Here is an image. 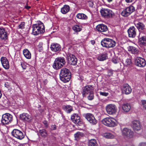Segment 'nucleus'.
Here are the masks:
<instances>
[{
  "label": "nucleus",
  "instance_id": "obj_59",
  "mask_svg": "<svg viewBox=\"0 0 146 146\" xmlns=\"http://www.w3.org/2000/svg\"><path fill=\"white\" fill-rule=\"evenodd\" d=\"M1 69L0 68V73H1Z\"/></svg>",
  "mask_w": 146,
  "mask_h": 146
},
{
  "label": "nucleus",
  "instance_id": "obj_50",
  "mask_svg": "<svg viewBox=\"0 0 146 146\" xmlns=\"http://www.w3.org/2000/svg\"><path fill=\"white\" fill-rule=\"evenodd\" d=\"M21 66L23 69H25L26 68V66L24 63H21Z\"/></svg>",
  "mask_w": 146,
  "mask_h": 146
},
{
  "label": "nucleus",
  "instance_id": "obj_3",
  "mask_svg": "<svg viewBox=\"0 0 146 146\" xmlns=\"http://www.w3.org/2000/svg\"><path fill=\"white\" fill-rule=\"evenodd\" d=\"M101 43L103 47L108 48L114 47L116 44L115 41L109 38H106L102 40Z\"/></svg>",
  "mask_w": 146,
  "mask_h": 146
},
{
  "label": "nucleus",
  "instance_id": "obj_53",
  "mask_svg": "<svg viewBox=\"0 0 146 146\" xmlns=\"http://www.w3.org/2000/svg\"><path fill=\"white\" fill-rule=\"evenodd\" d=\"M134 0H125V1L127 3H130L132 2Z\"/></svg>",
  "mask_w": 146,
  "mask_h": 146
},
{
  "label": "nucleus",
  "instance_id": "obj_23",
  "mask_svg": "<svg viewBox=\"0 0 146 146\" xmlns=\"http://www.w3.org/2000/svg\"><path fill=\"white\" fill-rule=\"evenodd\" d=\"M123 90L126 94H130L132 90L130 87L127 84H124L123 85Z\"/></svg>",
  "mask_w": 146,
  "mask_h": 146
},
{
  "label": "nucleus",
  "instance_id": "obj_7",
  "mask_svg": "<svg viewBox=\"0 0 146 146\" xmlns=\"http://www.w3.org/2000/svg\"><path fill=\"white\" fill-rule=\"evenodd\" d=\"M12 135L17 139L21 140L25 137V134L20 130L17 129H14L11 132Z\"/></svg>",
  "mask_w": 146,
  "mask_h": 146
},
{
  "label": "nucleus",
  "instance_id": "obj_5",
  "mask_svg": "<svg viewBox=\"0 0 146 146\" xmlns=\"http://www.w3.org/2000/svg\"><path fill=\"white\" fill-rule=\"evenodd\" d=\"M102 123L105 125L109 127H113L116 125L115 120L113 118H105L102 121Z\"/></svg>",
  "mask_w": 146,
  "mask_h": 146
},
{
  "label": "nucleus",
  "instance_id": "obj_10",
  "mask_svg": "<svg viewBox=\"0 0 146 146\" xmlns=\"http://www.w3.org/2000/svg\"><path fill=\"white\" fill-rule=\"evenodd\" d=\"M122 135L128 139L133 137V132L131 129L127 128H124L122 131Z\"/></svg>",
  "mask_w": 146,
  "mask_h": 146
},
{
  "label": "nucleus",
  "instance_id": "obj_46",
  "mask_svg": "<svg viewBox=\"0 0 146 146\" xmlns=\"http://www.w3.org/2000/svg\"><path fill=\"white\" fill-rule=\"evenodd\" d=\"M108 73L109 76H111L113 74V71L112 70H109L108 71Z\"/></svg>",
  "mask_w": 146,
  "mask_h": 146
},
{
  "label": "nucleus",
  "instance_id": "obj_36",
  "mask_svg": "<svg viewBox=\"0 0 146 146\" xmlns=\"http://www.w3.org/2000/svg\"><path fill=\"white\" fill-rule=\"evenodd\" d=\"M126 9H127V11L130 14L135 11V7L132 5H130L129 7H127Z\"/></svg>",
  "mask_w": 146,
  "mask_h": 146
},
{
  "label": "nucleus",
  "instance_id": "obj_28",
  "mask_svg": "<svg viewBox=\"0 0 146 146\" xmlns=\"http://www.w3.org/2000/svg\"><path fill=\"white\" fill-rule=\"evenodd\" d=\"M63 110L68 113H70L72 110V107L70 105H64L62 107Z\"/></svg>",
  "mask_w": 146,
  "mask_h": 146
},
{
  "label": "nucleus",
  "instance_id": "obj_9",
  "mask_svg": "<svg viewBox=\"0 0 146 146\" xmlns=\"http://www.w3.org/2000/svg\"><path fill=\"white\" fill-rule=\"evenodd\" d=\"M66 58L70 64L75 65L77 63V60L76 56L71 53L67 54Z\"/></svg>",
  "mask_w": 146,
  "mask_h": 146
},
{
  "label": "nucleus",
  "instance_id": "obj_15",
  "mask_svg": "<svg viewBox=\"0 0 146 146\" xmlns=\"http://www.w3.org/2000/svg\"><path fill=\"white\" fill-rule=\"evenodd\" d=\"M93 92V88L92 85L86 86L83 88L82 93V95L83 97L85 96L86 95Z\"/></svg>",
  "mask_w": 146,
  "mask_h": 146
},
{
  "label": "nucleus",
  "instance_id": "obj_39",
  "mask_svg": "<svg viewBox=\"0 0 146 146\" xmlns=\"http://www.w3.org/2000/svg\"><path fill=\"white\" fill-rule=\"evenodd\" d=\"M125 64L127 67L131 66L132 65V62L131 59H127L125 63Z\"/></svg>",
  "mask_w": 146,
  "mask_h": 146
},
{
  "label": "nucleus",
  "instance_id": "obj_33",
  "mask_svg": "<svg viewBox=\"0 0 146 146\" xmlns=\"http://www.w3.org/2000/svg\"><path fill=\"white\" fill-rule=\"evenodd\" d=\"M72 29L75 32H78L82 30V27L80 25H75L73 26Z\"/></svg>",
  "mask_w": 146,
  "mask_h": 146
},
{
  "label": "nucleus",
  "instance_id": "obj_14",
  "mask_svg": "<svg viewBox=\"0 0 146 146\" xmlns=\"http://www.w3.org/2000/svg\"><path fill=\"white\" fill-rule=\"evenodd\" d=\"M85 118L90 123L95 124L97 123V120L95 119L93 115L90 113H87L85 115Z\"/></svg>",
  "mask_w": 146,
  "mask_h": 146
},
{
  "label": "nucleus",
  "instance_id": "obj_37",
  "mask_svg": "<svg viewBox=\"0 0 146 146\" xmlns=\"http://www.w3.org/2000/svg\"><path fill=\"white\" fill-rule=\"evenodd\" d=\"M121 14L124 17H127L130 15L126 8L123 10L121 13Z\"/></svg>",
  "mask_w": 146,
  "mask_h": 146
},
{
  "label": "nucleus",
  "instance_id": "obj_17",
  "mask_svg": "<svg viewBox=\"0 0 146 146\" xmlns=\"http://www.w3.org/2000/svg\"><path fill=\"white\" fill-rule=\"evenodd\" d=\"M127 32L128 36L130 38H134L136 36V29L133 26L130 27L127 30Z\"/></svg>",
  "mask_w": 146,
  "mask_h": 146
},
{
  "label": "nucleus",
  "instance_id": "obj_40",
  "mask_svg": "<svg viewBox=\"0 0 146 146\" xmlns=\"http://www.w3.org/2000/svg\"><path fill=\"white\" fill-rule=\"evenodd\" d=\"M104 136L107 138H113L114 137V135L110 133H107L104 134Z\"/></svg>",
  "mask_w": 146,
  "mask_h": 146
},
{
  "label": "nucleus",
  "instance_id": "obj_44",
  "mask_svg": "<svg viewBox=\"0 0 146 146\" xmlns=\"http://www.w3.org/2000/svg\"><path fill=\"white\" fill-rule=\"evenodd\" d=\"M56 126L55 125H52L51 126L50 129L51 130H56Z\"/></svg>",
  "mask_w": 146,
  "mask_h": 146
},
{
  "label": "nucleus",
  "instance_id": "obj_32",
  "mask_svg": "<svg viewBox=\"0 0 146 146\" xmlns=\"http://www.w3.org/2000/svg\"><path fill=\"white\" fill-rule=\"evenodd\" d=\"M83 135L84 134L83 133L80 132H77L74 135L75 140L78 141Z\"/></svg>",
  "mask_w": 146,
  "mask_h": 146
},
{
  "label": "nucleus",
  "instance_id": "obj_18",
  "mask_svg": "<svg viewBox=\"0 0 146 146\" xmlns=\"http://www.w3.org/2000/svg\"><path fill=\"white\" fill-rule=\"evenodd\" d=\"M7 32L4 28H0V38L2 40H6L7 39Z\"/></svg>",
  "mask_w": 146,
  "mask_h": 146
},
{
  "label": "nucleus",
  "instance_id": "obj_29",
  "mask_svg": "<svg viewBox=\"0 0 146 146\" xmlns=\"http://www.w3.org/2000/svg\"><path fill=\"white\" fill-rule=\"evenodd\" d=\"M69 10V6L67 5H64L63 7L61 8V11L63 14H65L68 12Z\"/></svg>",
  "mask_w": 146,
  "mask_h": 146
},
{
  "label": "nucleus",
  "instance_id": "obj_2",
  "mask_svg": "<svg viewBox=\"0 0 146 146\" xmlns=\"http://www.w3.org/2000/svg\"><path fill=\"white\" fill-rule=\"evenodd\" d=\"M60 80L64 82L69 81L71 78L70 72L69 70L66 68H63L60 70Z\"/></svg>",
  "mask_w": 146,
  "mask_h": 146
},
{
  "label": "nucleus",
  "instance_id": "obj_48",
  "mask_svg": "<svg viewBox=\"0 0 146 146\" xmlns=\"http://www.w3.org/2000/svg\"><path fill=\"white\" fill-rule=\"evenodd\" d=\"M139 146H146V143L145 142H141L140 143Z\"/></svg>",
  "mask_w": 146,
  "mask_h": 146
},
{
  "label": "nucleus",
  "instance_id": "obj_55",
  "mask_svg": "<svg viewBox=\"0 0 146 146\" xmlns=\"http://www.w3.org/2000/svg\"><path fill=\"white\" fill-rule=\"evenodd\" d=\"M92 44L94 45L95 43V41L94 40H92L91 41Z\"/></svg>",
  "mask_w": 146,
  "mask_h": 146
},
{
  "label": "nucleus",
  "instance_id": "obj_24",
  "mask_svg": "<svg viewBox=\"0 0 146 146\" xmlns=\"http://www.w3.org/2000/svg\"><path fill=\"white\" fill-rule=\"evenodd\" d=\"M50 48L52 51L55 52L59 51L61 50L60 45L57 43L53 44H51Z\"/></svg>",
  "mask_w": 146,
  "mask_h": 146
},
{
  "label": "nucleus",
  "instance_id": "obj_45",
  "mask_svg": "<svg viewBox=\"0 0 146 146\" xmlns=\"http://www.w3.org/2000/svg\"><path fill=\"white\" fill-rule=\"evenodd\" d=\"M100 95L105 96H107L108 94V93L105 92H100Z\"/></svg>",
  "mask_w": 146,
  "mask_h": 146
},
{
  "label": "nucleus",
  "instance_id": "obj_42",
  "mask_svg": "<svg viewBox=\"0 0 146 146\" xmlns=\"http://www.w3.org/2000/svg\"><path fill=\"white\" fill-rule=\"evenodd\" d=\"M142 105L144 108L146 109V100H143L141 101Z\"/></svg>",
  "mask_w": 146,
  "mask_h": 146
},
{
  "label": "nucleus",
  "instance_id": "obj_6",
  "mask_svg": "<svg viewBox=\"0 0 146 146\" xmlns=\"http://www.w3.org/2000/svg\"><path fill=\"white\" fill-rule=\"evenodd\" d=\"M13 119L12 115L9 113H6L3 115L1 122L3 125H6L11 123Z\"/></svg>",
  "mask_w": 146,
  "mask_h": 146
},
{
  "label": "nucleus",
  "instance_id": "obj_20",
  "mask_svg": "<svg viewBox=\"0 0 146 146\" xmlns=\"http://www.w3.org/2000/svg\"><path fill=\"white\" fill-rule=\"evenodd\" d=\"M132 127L135 131H138L141 129L140 122L139 121H134L133 122Z\"/></svg>",
  "mask_w": 146,
  "mask_h": 146
},
{
  "label": "nucleus",
  "instance_id": "obj_30",
  "mask_svg": "<svg viewBox=\"0 0 146 146\" xmlns=\"http://www.w3.org/2000/svg\"><path fill=\"white\" fill-rule=\"evenodd\" d=\"M135 24L139 30H143L145 28L144 25L140 22H135Z\"/></svg>",
  "mask_w": 146,
  "mask_h": 146
},
{
  "label": "nucleus",
  "instance_id": "obj_52",
  "mask_svg": "<svg viewBox=\"0 0 146 146\" xmlns=\"http://www.w3.org/2000/svg\"><path fill=\"white\" fill-rule=\"evenodd\" d=\"M48 80L46 79H45L43 81V82L44 85H46L48 83Z\"/></svg>",
  "mask_w": 146,
  "mask_h": 146
},
{
  "label": "nucleus",
  "instance_id": "obj_56",
  "mask_svg": "<svg viewBox=\"0 0 146 146\" xmlns=\"http://www.w3.org/2000/svg\"><path fill=\"white\" fill-rule=\"evenodd\" d=\"M109 2H110L111 1H112L113 0H107Z\"/></svg>",
  "mask_w": 146,
  "mask_h": 146
},
{
  "label": "nucleus",
  "instance_id": "obj_1",
  "mask_svg": "<svg viewBox=\"0 0 146 146\" xmlns=\"http://www.w3.org/2000/svg\"><path fill=\"white\" fill-rule=\"evenodd\" d=\"M33 34L35 35H37L43 33L45 31L44 26L43 23L40 21L32 25Z\"/></svg>",
  "mask_w": 146,
  "mask_h": 146
},
{
  "label": "nucleus",
  "instance_id": "obj_58",
  "mask_svg": "<svg viewBox=\"0 0 146 146\" xmlns=\"http://www.w3.org/2000/svg\"><path fill=\"white\" fill-rule=\"evenodd\" d=\"M19 146H25L23 145H20Z\"/></svg>",
  "mask_w": 146,
  "mask_h": 146
},
{
  "label": "nucleus",
  "instance_id": "obj_11",
  "mask_svg": "<svg viewBox=\"0 0 146 146\" xmlns=\"http://www.w3.org/2000/svg\"><path fill=\"white\" fill-rule=\"evenodd\" d=\"M106 110L108 114L112 115L116 113L117 110V108L114 104H110L107 106Z\"/></svg>",
  "mask_w": 146,
  "mask_h": 146
},
{
  "label": "nucleus",
  "instance_id": "obj_12",
  "mask_svg": "<svg viewBox=\"0 0 146 146\" xmlns=\"http://www.w3.org/2000/svg\"><path fill=\"white\" fill-rule=\"evenodd\" d=\"M135 63L137 66L141 67L145 66L146 64L145 60L139 57H137L135 58Z\"/></svg>",
  "mask_w": 146,
  "mask_h": 146
},
{
  "label": "nucleus",
  "instance_id": "obj_19",
  "mask_svg": "<svg viewBox=\"0 0 146 146\" xmlns=\"http://www.w3.org/2000/svg\"><path fill=\"white\" fill-rule=\"evenodd\" d=\"M96 29L101 32H104L108 31V28L107 26L103 24L98 25L96 27Z\"/></svg>",
  "mask_w": 146,
  "mask_h": 146
},
{
  "label": "nucleus",
  "instance_id": "obj_60",
  "mask_svg": "<svg viewBox=\"0 0 146 146\" xmlns=\"http://www.w3.org/2000/svg\"><path fill=\"white\" fill-rule=\"evenodd\" d=\"M128 146H134L133 145H129Z\"/></svg>",
  "mask_w": 146,
  "mask_h": 146
},
{
  "label": "nucleus",
  "instance_id": "obj_43",
  "mask_svg": "<svg viewBox=\"0 0 146 146\" xmlns=\"http://www.w3.org/2000/svg\"><path fill=\"white\" fill-rule=\"evenodd\" d=\"M25 26V23H22L19 25L18 26L19 28L20 29H23L24 28Z\"/></svg>",
  "mask_w": 146,
  "mask_h": 146
},
{
  "label": "nucleus",
  "instance_id": "obj_8",
  "mask_svg": "<svg viewBox=\"0 0 146 146\" xmlns=\"http://www.w3.org/2000/svg\"><path fill=\"white\" fill-rule=\"evenodd\" d=\"M102 16L105 18H109L111 17L113 12L111 10L108 9L102 8L100 10Z\"/></svg>",
  "mask_w": 146,
  "mask_h": 146
},
{
  "label": "nucleus",
  "instance_id": "obj_25",
  "mask_svg": "<svg viewBox=\"0 0 146 146\" xmlns=\"http://www.w3.org/2000/svg\"><path fill=\"white\" fill-rule=\"evenodd\" d=\"M128 50L133 54H139V51L137 48L133 46H129L128 48Z\"/></svg>",
  "mask_w": 146,
  "mask_h": 146
},
{
  "label": "nucleus",
  "instance_id": "obj_41",
  "mask_svg": "<svg viewBox=\"0 0 146 146\" xmlns=\"http://www.w3.org/2000/svg\"><path fill=\"white\" fill-rule=\"evenodd\" d=\"M89 95L88 96V98L89 100H92L94 98L93 92L89 93Z\"/></svg>",
  "mask_w": 146,
  "mask_h": 146
},
{
  "label": "nucleus",
  "instance_id": "obj_54",
  "mask_svg": "<svg viewBox=\"0 0 146 146\" xmlns=\"http://www.w3.org/2000/svg\"><path fill=\"white\" fill-rule=\"evenodd\" d=\"M25 7L26 9H29L31 7L30 6H26Z\"/></svg>",
  "mask_w": 146,
  "mask_h": 146
},
{
  "label": "nucleus",
  "instance_id": "obj_27",
  "mask_svg": "<svg viewBox=\"0 0 146 146\" xmlns=\"http://www.w3.org/2000/svg\"><path fill=\"white\" fill-rule=\"evenodd\" d=\"M25 57L27 59H30L31 58V55L30 51L27 49H24L23 51Z\"/></svg>",
  "mask_w": 146,
  "mask_h": 146
},
{
  "label": "nucleus",
  "instance_id": "obj_21",
  "mask_svg": "<svg viewBox=\"0 0 146 146\" xmlns=\"http://www.w3.org/2000/svg\"><path fill=\"white\" fill-rule=\"evenodd\" d=\"M1 61L3 67L6 69L9 68V65L8 60L6 58L4 57H2L1 59Z\"/></svg>",
  "mask_w": 146,
  "mask_h": 146
},
{
  "label": "nucleus",
  "instance_id": "obj_31",
  "mask_svg": "<svg viewBox=\"0 0 146 146\" xmlns=\"http://www.w3.org/2000/svg\"><path fill=\"white\" fill-rule=\"evenodd\" d=\"M76 17L79 19L82 20H86L88 18L87 16L83 13H78L77 14Z\"/></svg>",
  "mask_w": 146,
  "mask_h": 146
},
{
  "label": "nucleus",
  "instance_id": "obj_4",
  "mask_svg": "<svg viewBox=\"0 0 146 146\" xmlns=\"http://www.w3.org/2000/svg\"><path fill=\"white\" fill-rule=\"evenodd\" d=\"M66 63L65 60L63 57H58L55 59L53 67L55 69H58L63 67Z\"/></svg>",
  "mask_w": 146,
  "mask_h": 146
},
{
  "label": "nucleus",
  "instance_id": "obj_34",
  "mask_svg": "<svg viewBox=\"0 0 146 146\" xmlns=\"http://www.w3.org/2000/svg\"><path fill=\"white\" fill-rule=\"evenodd\" d=\"M107 56L106 54H102L98 56L97 59L100 61H104L107 58Z\"/></svg>",
  "mask_w": 146,
  "mask_h": 146
},
{
  "label": "nucleus",
  "instance_id": "obj_16",
  "mask_svg": "<svg viewBox=\"0 0 146 146\" xmlns=\"http://www.w3.org/2000/svg\"><path fill=\"white\" fill-rule=\"evenodd\" d=\"M142 34L140 33L138 36V43L141 46H146V36H142Z\"/></svg>",
  "mask_w": 146,
  "mask_h": 146
},
{
  "label": "nucleus",
  "instance_id": "obj_38",
  "mask_svg": "<svg viewBox=\"0 0 146 146\" xmlns=\"http://www.w3.org/2000/svg\"><path fill=\"white\" fill-rule=\"evenodd\" d=\"M39 132L40 135L42 137H45L47 135V133L45 129L40 130Z\"/></svg>",
  "mask_w": 146,
  "mask_h": 146
},
{
  "label": "nucleus",
  "instance_id": "obj_22",
  "mask_svg": "<svg viewBox=\"0 0 146 146\" xmlns=\"http://www.w3.org/2000/svg\"><path fill=\"white\" fill-rule=\"evenodd\" d=\"M20 117L22 120L29 121L31 120V116L27 113H23L20 115Z\"/></svg>",
  "mask_w": 146,
  "mask_h": 146
},
{
  "label": "nucleus",
  "instance_id": "obj_13",
  "mask_svg": "<svg viewBox=\"0 0 146 146\" xmlns=\"http://www.w3.org/2000/svg\"><path fill=\"white\" fill-rule=\"evenodd\" d=\"M71 119L72 121L77 125L80 126L82 123V121L80 119V116L77 114H74L72 115Z\"/></svg>",
  "mask_w": 146,
  "mask_h": 146
},
{
  "label": "nucleus",
  "instance_id": "obj_57",
  "mask_svg": "<svg viewBox=\"0 0 146 146\" xmlns=\"http://www.w3.org/2000/svg\"><path fill=\"white\" fill-rule=\"evenodd\" d=\"M112 61L115 63H116V62H115V61H114V60L113 59L112 60Z\"/></svg>",
  "mask_w": 146,
  "mask_h": 146
},
{
  "label": "nucleus",
  "instance_id": "obj_47",
  "mask_svg": "<svg viewBox=\"0 0 146 146\" xmlns=\"http://www.w3.org/2000/svg\"><path fill=\"white\" fill-rule=\"evenodd\" d=\"M89 6L91 7H92L93 6V2L91 1H88V2Z\"/></svg>",
  "mask_w": 146,
  "mask_h": 146
},
{
  "label": "nucleus",
  "instance_id": "obj_26",
  "mask_svg": "<svg viewBox=\"0 0 146 146\" xmlns=\"http://www.w3.org/2000/svg\"><path fill=\"white\" fill-rule=\"evenodd\" d=\"M122 108L124 112H127L129 111L131 109V106L129 104L126 103L123 104Z\"/></svg>",
  "mask_w": 146,
  "mask_h": 146
},
{
  "label": "nucleus",
  "instance_id": "obj_49",
  "mask_svg": "<svg viewBox=\"0 0 146 146\" xmlns=\"http://www.w3.org/2000/svg\"><path fill=\"white\" fill-rule=\"evenodd\" d=\"M43 123L45 125V127H47L48 126V123L46 121H43Z\"/></svg>",
  "mask_w": 146,
  "mask_h": 146
},
{
  "label": "nucleus",
  "instance_id": "obj_35",
  "mask_svg": "<svg viewBox=\"0 0 146 146\" xmlns=\"http://www.w3.org/2000/svg\"><path fill=\"white\" fill-rule=\"evenodd\" d=\"M89 146H98L96 140L94 139H91L89 143Z\"/></svg>",
  "mask_w": 146,
  "mask_h": 146
},
{
  "label": "nucleus",
  "instance_id": "obj_51",
  "mask_svg": "<svg viewBox=\"0 0 146 146\" xmlns=\"http://www.w3.org/2000/svg\"><path fill=\"white\" fill-rule=\"evenodd\" d=\"M5 86L7 88H9L10 87V85L8 82H6L5 84Z\"/></svg>",
  "mask_w": 146,
  "mask_h": 146
}]
</instances>
